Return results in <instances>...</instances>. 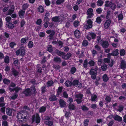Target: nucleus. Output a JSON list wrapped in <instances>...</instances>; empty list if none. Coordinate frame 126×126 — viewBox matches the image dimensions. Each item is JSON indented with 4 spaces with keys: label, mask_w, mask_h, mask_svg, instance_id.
Returning a JSON list of instances; mask_svg holds the SVG:
<instances>
[{
    "label": "nucleus",
    "mask_w": 126,
    "mask_h": 126,
    "mask_svg": "<svg viewBox=\"0 0 126 126\" xmlns=\"http://www.w3.org/2000/svg\"><path fill=\"white\" fill-rule=\"evenodd\" d=\"M103 79L104 81L107 82L109 79V78L107 76V75L105 74L103 76Z\"/></svg>",
    "instance_id": "c85d7f7f"
},
{
    "label": "nucleus",
    "mask_w": 126,
    "mask_h": 126,
    "mask_svg": "<svg viewBox=\"0 0 126 126\" xmlns=\"http://www.w3.org/2000/svg\"><path fill=\"white\" fill-rule=\"evenodd\" d=\"M12 73L15 76H17L19 74V73L14 68H12Z\"/></svg>",
    "instance_id": "412c9836"
},
{
    "label": "nucleus",
    "mask_w": 126,
    "mask_h": 126,
    "mask_svg": "<svg viewBox=\"0 0 126 126\" xmlns=\"http://www.w3.org/2000/svg\"><path fill=\"white\" fill-rule=\"evenodd\" d=\"M102 11V9L100 8L97 9L96 10L97 13L98 14H101Z\"/></svg>",
    "instance_id": "bf43d9fd"
},
{
    "label": "nucleus",
    "mask_w": 126,
    "mask_h": 126,
    "mask_svg": "<svg viewBox=\"0 0 126 126\" xmlns=\"http://www.w3.org/2000/svg\"><path fill=\"white\" fill-rule=\"evenodd\" d=\"M83 96V94L80 93L75 94V97L76 99L75 100L78 104H79L82 102Z\"/></svg>",
    "instance_id": "f03ea898"
},
{
    "label": "nucleus",
    "mask_w": 126,
    "mask_h": 126,
    "mask_svg": "<svg viewBox=\"0 0 126 126\" xmlns=\"http://www.w3.org/2000/svg\"><path fill=\"white\" fill-rule=\"evenodd\" d=\"M11 18L10 16H7L5 18L6 21H7V23H8L10 22V21L11 20Z\"/></svg>",
    "instance_id": "e2e57ef3"
},
{
    "label": "nucleus",
    "mask_w": 126,
    "mask_h": 126,
    "mask_svg": "<svg viewBox=\"0 0 126 126\" xmlns=\"http://www.w3.org/2000/svg\"><path fill=\"white\" fill-rule=\"evenodd\" d=\"M47 50L49 52H51L53 51L52 46L51 45H48V46Z\"/></svg>",
    "instance_id": "603ef678"
},
{
    "label": "nucleus",
    "mask_w": 126,
    "mask_h": 126,
    "mask_svg": "<svg viewBox=\"0 0 126 126\" xmlns=\"http://www.w3.org/2000/svg\"><path fill=\"white\" fill-rule=\"evenodd\" d=\"M119 108L117 110L119 112H121L122 111L124 108V106L122 105H120L118 106Z\"/></svg>",
    "instance_id": "4c0bfd02"
},
{
    "label": "nucleus",
    "mask_w": 126,
    "mask_h": 126,
    "mask_svg": "<svg viewBox=\"0 0 126 126\" xmlns=\"http://www.w3.org/2000/svg\"><path fill=\"white\" fill-rule=\"evenodd\" d=\"M33 44L32 42L30 41L29 42L28 46L29 48H32L33 46Z\"/></svg>",
    "instance_id": "de8ad7c7"
},
{
    "label": "nucleus",
    "mask_w": 126,
    "mask_h": 126,
    "mask_svg": "<svg viewBox=\"0 0 126 126\" xmlns=\"http://www.w3.org/2000/svg\"><path fill=\"white\" fill-rule=\"evenodd\" d=\"M45 124L49 126H51L53 124L52 121H50L48 120L47 121L45 122Z\"/></svg>",
    "instance_id": "a878e982"
},
{
    "label": "nucleus",
    "mask_w": 126,
    "mask_h": 126,
    "mask_svg": "<svg viewBox=\"0 0 126 126\" xmlns=\"http://www.w3.org/2000/svg\"><path fill=\"white\" fill-rule=\"evenodd\" d=\"M32 123L35 121L36 123L38 124L40 122V118L39 115L38 114H36L32 116Z\"/></svg>",
    "instance_id": "20e7f679"
},
{
    "label": "nucleus",
    "mask_w": 126,
    "mask_h": 126,
    "mask_svg": "<svg viewBox=\"0 0 126 126\" xmlns=\"http://www.w3.org/2000/svg\"><path fill=\"white\" fill-rule=\"evenodd\" d=\"M30 82L33 84H36L37 82L36 80L34 79H32L30 81Z\"/></svg>",
    "instance_id": "774afa93"
},
{
    "label": "nucleus",
    "mask_w": 126,
    "mask_h": 126,
    "mask_svg": "<svg viewBox=\"0 0 126 126\" xmlns=\"http://www.w3.org/2000/svg\"><path fill=\"white\" fill-rule=\"evenodd\" d=\"M46 110V108L45 107H42L40 108L39 110V112H44Z\"/></svg>",
    "instance_id": "09e8293b"
},
{
    "label": "nucleus",
    "mask_w": 126,
    "mask_h": 126,
    "mask_svg": "<svg viewBox=\"0 0 126 126\" xmlns=\"http://www.w3.org/2000/svg\"><path fill=\"white\" fill-rule=\"evenodd\" d=\"M64 0H58L56 2V3L57 4L59 5L63 3Z\"/></svg>",
    "instance_id": "13d9d810"
},
{
    "label": "nucleus",
    "mask_w": 126,
    "mask_h": 126,
    "mask_svg": "<svg viewBox=\"0 0 126 126\" xmlns=\"http://www.w3.org/2000/svg\"><path fill=\"white\" fill-rule=\"evenodd\" d=\"M101 67L102 70L103 71H106L108 68L107 65L104 64H103L101 65Z\"/></svg>",
    "instance_id": "c756f323"
},
{
    "label": "nucleus",
    "mask_w": 126,
    "mask_h": 126,
    "mask_svg": "<svg viewBox=\"0 0 126 126\" xmlns=\"http://www.w3.org/2000/svg\"><path fill=\"white\" fill-rule=\"evenodd\" d=\"M101 21V20L100 17H98L96 19V21L98 23H100Z\"/></svg>",
    "instance_id": "052dcab7"
},
{
    "label": "nucleus",
    "mask_w": 126,
    "mask_h": 126,
    "mask_svg": "<svg viewBox=\"0 0 126 126\" xmlns=\"http://www.w3.org/2000/svg\"><path fill=\"white\" fill-rule=\"evenodd\" d=\"M103 3L104 1L102 0H98L97 2V4L98 6H101Z\"/></svg>",
    "instance_id": "473e14b6"
},
{
    "label": "nucleus",
    "mask_w": 126,
    "mask_h": 126,
    "mask_svg": "<svg viewBox=\"0 0 126 126\" xmlns=\"http://www.w3.org/2000/svg\"><path fill=\"white\" fill-rule=\"evenodd\" d=\"M34 85L32 86L30 89H26L23 92V93L26 96H30L31 95H35L36 91Z\"/></svg>",
    "instance_id": "f257e3e1"
},
{
    "label": "nucleus",
    "mask_w": 126,
    "mask_h": 126,
    "mask_svg": "<svg viewBox=\"0 0 126 126\" xmlns=\"http://www.w3.org/2000/svg\"><path fill=\"white\" fill-rule=\"evenodd\" d=\"M87 59H86L84 61L83 65V67L86 68L87 66Z\"/></svg>",
    "instance_id": "3c124183"
},
{
    "label": "nucleus",
    "mask_w": 126,
    "mask_h": 126,
    "mask_svg": "<svg viewBox=\"0 0 126 126\" xmlns=\"http://www.w3.org/2000/svg\"><path fill=\"white\" fill-rule=\"evenodd\" d=\"M49 100L50 101H54L57 100V98L55 95H51L49 98Z\"/></svg>",
    "instance_id": "7c9ffc66"
},
{
    "label": "nucleus",
    "mask_w": 126,
    "mask_h": 126,
    "mask_svg": "<svg viewBox=\"0 0 126 126\" xmlns=\"http://www.w3.org/2000/svg\"><path fill=\"white\" fill-rule=\"evenodd\" d=\"M92 21L91 19H88L87 23L84 26V28L85 29L90 28L92 27Z\"/></svg>",
    "instance_id": "6e6552de"
},
{
    "label": "nucleus",
    "mask_w": 126,
    "mask_h": 126,
    "mask_svg": "<svg viewBox=\"0 0 126 126\" xmlns=\"http://www.w3.org/2000/svg\"><path fill=\"white\" fill-rule=\"evenodd\" d=\"M75 36L78 38H79L80 35V33L79 30H76L74 32Z\"/></svg>",
    "instance_id": "a211bd4d"
},
{
    "label": "nucleus",
    "mask_w": 126,
    "mask_h": 126,
    "mask_svg": "<svg viewBox=\"0 0 126 126\" xmlns=\"http://www.w3.org/2000/svg\"><path fill=\"white\" fill-rule=\"evenodd\" d=\"M3 82L5 84H8L10 82V80L5 78L3 80Z\"/></svg>",
    "instance_id": "c03bdc74"
},
{
    "label": "nucleus",
    "mask_w": 126,
    "mask_h": 126,
    "mask_svg": "<svg viewBox=\"0 0 126 126\" xmlns=\"http://www.w3.org/2000/svg\"><path fill=\"white\" fill-rule=\"evenodd\" d=\"M125 53V51L123 49H122L120 50V54L121 56H124Z\"/></svg>",
    "instance_id": "5fc2aeb1"
},
{
    "label": "nucleus",
    "mask_w": 126,
    "mask_h": 126,
    "mask_svg": "<svg viewBox=\"0 0 126 126\" xmlns=\"http://www.w3.org/2000/svg\"><path fill=\"white\" fill-rule=\"evenodd\" d=\"M44 21L45 22L44 24V26L45 28H47L48 26V24H49V22L48 21H45V20Z\"/></svg>",
    "instance_id": "680f3d73"
},
{
    "label": "nucleus",
    "mask_w": 126,
    "mask_h": 126,
    "mask_svg": "<svg viewBox=\"0 0 126 126\" xmlns=\"http://www.w3.org/2000/svg\"><path fill=\"white\" fill-rule=\"evenodd\" d=\"M18 96V94L16 93L14 94V95L10 97H9V99H11L12 100H15L16 99Z\"/></svg>",
    "instance_id": "ea45409f"
},
{
    "label": "nucleus",
    "mask_w": 126,
    "mask_h": 126,
    "mask_svg": "<svg viewBox=\"0 0 126 126\" xmlns=\"http://www.w3.org/2000/svg\"><path fill=\"white\" fill-rule=\"evenodd\" d=\"M101 45L104 48H106L108 47L109 46V44L108 41H104L102 40L100 42Z\"/></svg>",
    "instance_id": "0eeeda50"
},
{
    "label": "nucleus",
    "mask_w": 126,
    "mask_h": 126,
    "mask_svg": "<svg viewBox=\"0 0 126 126\" xmlns=\"http://www.w3.org/2000/svg\"><path fill=\"white\" fill-rule=\"evenodd\" d=\"M63 89V88L61 87H59L57 91V95H59L61 93Z\"/></svg>",
    "instance_id": "c9c22d12"
},
{
    "label": "nucleus",
    "mask_w": 126,
    "mask_h": 126,
    "mask_svg": "<svg viewBox=\"0 0 126 126\" xmlns=\"http://www.w3.org/2000/svg\"><path fill=\"white\" fill-rule=\"evenodd\" d=\"M59 17L56 16L52 18V20L54 22H58L59 21Z\"/></svg>",
    "instance_id": "58836bf2"
},
{
    "label": "nucleus",
    "mask_w": 126,
    "mask_h": 126,
    "mask_svg": "<svg viewBox=\"0 0 126 126\" xmlns=\"http://www.w3.org/2000/svg\"><path fill=\"white\" fill-rule=\"evenodd\" d=\"M53 60L54 62L58 63H61V59L57 56L54 57Z\"/></svg>",
    "instance_id": "6ab92c4d"
},
{
    "label": "nucleus",
    "mask_w": 126,
    "mask_h": 126,
    "mask_svg": "<svg viewBox=\"0 0 126 126\" xmlns=\"http://www.w3.org/2000/svg\"><path fill=\"white\" fill-rule=\"evenodd\" d=\"M93 9L92 8H90L88 9L87 13L88 16L87 18H90L93 16L94 14L93 13Z\"/></svg>",
    "instance_id": "9b49d317"
},
{
    "label": "nucleus",
    "mask_w": 126,
    "mask_h": 126,
    "mask_svg": "<svg viewBox=\"0 0 126 126\" xmlns=\"http://www.w3.org/2000/svg\"><path fill=\"white\" fill-rule=\"evenodd\" d=\"M22 110L21 111H20L18 112L16 116V117L19 119V120H20V119H21L22 117Z\"/></svg>",
    "instance_id": "5701e85b"
},
{
    "label": "nucleus",
    "mask_w": 126,
    "mask_h": 126,
    "mask_svg": "<svg viewBox=\"0 0 126 126\" xmlns=\"http://www.w3.org/2000/svg\"><path fill=\"white\" fill-rule=\"evenodd\" d=\"M22 117L21 119H22L21 121H26L28 119V117L29 116V114L28 112L24 110H22Z\"/></svg>",
    "instance_id": "7ed1b4c3"
},
{
    "label": "nucleus",
    "mask_w": 126,
    "mask_h": 126,
    "mask_svg": "<svg viewBox=\"0 0 126 126\" xmlns=\"http://www.w3.org/2000/svg\"><path fill=\"white\" fill-rule=\"evenodd\" d=\"M29 5L27 4H24L22 6L23 10L25 11V10L28 7Z\"/></svg>",
    "instance_id": "864d4df0"
},
{
    "label": "nucleus",
    "mask_w": 126,
    "mask_h": 126,
    "mask_svg": "<svg viewBox=\"0 0 126 126\" xmlns=\"http://www.w3.org/2000/svg\"><path fill=\"white\" fill-rule=\"evenodd\" d=\"M117 17L118 20H122L123 18V15L122 14H119L117 15Z\"/></svg>",
    "instance_id": "8fccbe9b"
},
{
    "label": "nucleus",
    "mask_w": 126,
    "mask_h": 126,
    "mask_svg": "<svg viewBox=\"0 0 126 126\" xmlns=\"http://www.w3.org/2000/svg\"><path fill=\"white\" fill-rule=\"evenodd\" d=\"M88 44V43L87 41L86 40H84L82 43V45L85 47Z\"/></svg>",
    "instance_id": "a19ab883"
},
{
    "label": "nucleus",
    "mask_w": 126,
    "mask_h": 126,
    "mask_svg": "<svg viewBox=\"0 0 126 126\" xmlns=\"http://www.w3.org/2000/svg\"><path fill=\"white\" fill-rule=\"evenodd\" d=\"M38 10L39 12L42 13L44 12V9L42 6H40L38 7Z\"/></svg>",
    "instance_id": "2f4dec72"
},
{
    "label": "nucleus",
    "mask_w": 126,
    "mask_h": 126,
    "mask_svg": "<svg viewBox=\"0 0 126 126\" xmlns=\"http://www.w3.org/2000/svg\"><path fill=\"white\" fill-rule=\"evenodd\" d=\"M55 51L57 55L59 56L64 55L65 54V53L57 49H56L55 50Z\"/></svg>",
    "instance_id": "4be33fe9"
},
{
    "label": "nucleus",
    "mask_w": 126,
    "mask_h": 126,
    "mask_svg": "<svg viewBox=\"0 0 126 126\" xmlns=\"http://www.w3.org/2000/svg\"><path fill=\"white\" fill-rule=\"evenodd\" d=\"M72 54L71 53H68L66 55V60H67L69 59L71 57Z\"/></svg>",
    "instance_id": "0e129e2a"
},
{
    "label": "nucleus",
    "mask_w": 126,
    "mask_h": 126,
    "mask_svg": "<svg viewBox=\"0 0 126 126\" xmlns=\"http://www.w3.org/2000/svg\"><path fill=\"white\" fill-rule=\"evenodd\" d=\"M59 103L61 107L62 108L65 107L66 105V102L63 99H61L59 101Z\"/></svg>",
    "instance_id": "4468645a"
},
{
    "label": "nucleus",
    "mask_w": 126,
    "mask_h": 126,
    "mask_svg": "<svg viewBox=\"0 0 126 126\" xmlns=\"http://www.w3.org/2000/svg\"><path fill=\"white\" fill-rule=\"evenodd\" d=\"M54 82L52 80H49L47 81V87L51 86L53 85Z\"/></svg>",
    "instance_id": "cd10ccee"
},
{
    "label": "nucleus",
    "mask_w": 126,
    "mask_h": 126,
    "mask_svg": "<svg viewBox=\"0 0 126 126\" xmlns=\"http://www.w3.org/2000/svg\"><path fill=\"white\" fill-rule=\"evenodd\" d=\"M110 7L112 10H114L116 9V6L115 4L112 3Z\"/></svg>",
    "instance_id": "49530a36"
},
{
    "label": "nucleus",
    "mask_w": 126,
    "mask_h": 126,
    "mask_svg": "<svg viewBox=\"0 0 126 126\" xmlns=\"http://www.w3.org/2000/svg\"><path fill=\"white\" fill-rule=\"evenodd\" d=\"M97 98V96L95 94L92 95L91 97V101H95Z\"/></svg>",
    "instance_id": "e433bc0d"
},
{
    "label": "nucleus",
    "mask_w": 126,
    "mask_h": 126,
    "mask_svg": "<svg viewBox=\"0 0 126 126\" xmlns=\"http://www.w3.org/2000/svg\"><path fill=\"white\" fill-rule=\"evenodd\" d=\"M41 91L42 93H44L46 92V86L45 84L41 87Z\"/></svg>",
    "instance_id": "393cba45"
},
{
    "label": "nucleus",
    "mask_w": 126,
    "mask_h": 126,
    "mask_svg": "<svg viewBox=\"0 0 126 126\" xmlns=\"http://www.w3.org/2000/svg\"><path fill=\"white\" fill-rule=\"evenodd\" d=\"M113 117L115 120L119 122H121L122 121V118L118 115H116L115 116H114Z\"/></svg>",
    "instance_id": "2eb2a0df"
},
{
    "label": "nucleus",
    "mask_w": 126,
    "mask_h": 126,
    "mask_svg": "<svg viewBox=\"0 0 126 126\" xmlns=\"http://www.w3.org/2000/svg\"><path fill=\"white\" fill-rule=\"evenodd\" d=\"M69 108L70 109L74 110L75 109V106L73 104H71L69 105Z\"/></svg>",
    "instance_id": "4d7b16f0"
},
{
    "label": "nucleus",
    "mask_w": 126,
    "mask_h": 126,
    "mask_svg": "<svg viewBox=\"0 0 126 126\" xmlns=\"http://www.w3.org/2000/svg\"><path fill=\"white\" fill-rule=\"evenodd\" d=\"M72 85L73 86L76 87L78 86V87H81L82 86V84L77 80H73L72 83Z\"/></svg>",
    "instance_id": "9d476101"
},
{
    "label": "nucleus",
    "mask_w": 126,
    "mask_h": 126,
    "mask_svg": "<svg viewBox=\"0 0 126 126\" xmlns=\"http://www.w3.org/2000/svg\"><path fill=\"white\" fill-rule=\"evenodd\" d=\"M64 84L67 87L71 86L72 84V82L69 80L66 81Z\"/></svg>",
    "instance_id": "72a5a7b5"
},
{
    "label": "nucleus",
    "mask_w": 126,
    "mask_h": 126,
    "mask_svg": "<svg viewBox=\"0 0 126 126\" xmlns=\"http://www.w3.org/2000/svg\"><path fill=\"white\" fill-rule=\"evenodd\" d=\"M106 100L108 102H110L111 100V98L109 96H107L105 98Z\"/></svg>",
    "instance_id": "69168bd1"
},
{
    "label": "nucleus",
    "mask_w": 126,
    "mask_h": 126,
    "mask_svg": "<svg viewBox=\"0 0 126 126\" xmlns=\"http://www.w3.org/2000/svg\"><path fill=\"white\" fill-rule=\"evenodd\" d=\"M76 68L74 67H72L70 70L71 73L73 74L75 73L76 71Z\"/></svg>",
    "instance_id": "a18cd8bd"
},
{
    "label": "nucleus",
    "mask_w": 126,
    "mask_h": 126,
    "mask_svg": "<svg viewBox=\"0 0 126 126\" xmlns=\"http://www.w3.org/2000/svg\"><path fill=\"white\" fill-rule=\"evenodd\" d=\"M95 62L93 60H91L88 63V64L91 66H93L94 65Z\"/></svg>",
    "instance_id": "37998d69"
},
{
    "label": "nucleus",
    "mask_w": 126,
    "mask_h": 126,
    "mask_svg": "<svg viewBox=\"0 0 126 126\" xmlns=\"http://www.w3.org/2000/svg\"><path fill=\"white\" fill-rule=\"evenodd\" d=\"M105 3V7H110L112 3V2H110L109 1H106Z\"/></svg>",
    "instance_id": "f704fd0d"
},
{
    "label": "nucleus",
    "mask_w": 126,
    "mask_h": 126,
    "mask_svg": "<svg viewBox=\"0 0 126 126\" xmlns=\"http://www.w3.org/2000/svg\"><path fill=\"white\" fill-rule=\"evenodd\" d=\"M81 108L82 110L84 111H87L89 110V109L84 105L82 106Z\"/></svg>",
    "instance_id": "6e6d98bb"
},
{
    "label": "nucleus",
    "mask_w": 126,
    "mask_h": 126,
    "mask_svg": "<svg viewBox=\"0 0 126 126\" xmlns=\"http://www.w3.org/2000/svg\"><path fill=\"white\" fill-rule=\"evenodd\" d=\"M111 22V20L110 19H108L106 21L104 26V27L105 29H107L109 27Z\"/></svg>",
    "instance_id": "ddd939ff"
},
{
    "label": "nucleus",
    "mask_w": 126,
    "mask_h": 126,
    "mask_svg": "<svg viewBox=\"0 0 126 126\" xmlns=\"http://www.w3.org/2000/svg\"><path fill=\"white\" fill-rule=\"evenodd\" d=\"M6 111L7 114L8 115L10 116H11L12 115V111L10 108H7L6 109Z\"/></svg>",
    "instance_id": "aec40b11"
},
{
    "label": "nucleus",
    "mask_w": 126,
    "mask_h": 126,
    "mask_svg": "<svg viewBox=\"0 0 126 126\" xmlns=\"http://www.w3.org/2000/svg\"><path fill=\"white\" fill-rule=\"evenodd\" d=\"M6 25L7 27L11 29H13L15 27L14 25L11 22L9 23H7Z\"/></svg>",
    "instance_id": "f3484780"
},
{
    "label": "nucleus",
    "mask_w": 126,
    "mask_h": 126,
    "mask_svg": "<svg viewBox=\"0 0 126 126\" xmlns=\"http://www.w3.org/2000/svg\"><path fill=\"white\" fill-rule=\"evenodd\" d=\"M14 9V5L12 6L11 8L8 11V15H11L13 13Z\"/></svg>",
    "instance_id": "dca6fc26"
},
{
    "label": "nucleus",
    "mask_w": 126,
    "mask_h": 126,
    "mask_svg": "<svg viewBox=\"0 0 126 126\" xmlns=\"http://www.w3.org/2000/svg\"><path fill=\"white\" fill-rule=\"evenodd\" d=\"M120 66L121 68L123 70H125L126 67V61L123 60L121 61L120 63Z\"/></svg>",
    "instance_id": "f8f14e48"
},
{
    "label": "nucleus",
    "mask_w": 126,
    "mask_h": 126,
    "mask_svg": "<svg viewBox=\"0 0 126 126\" xmlns=\"http://www.w3.org/2000/svg\"><path fill=\"white\" fill-rule=\"evenodd\" d=\"M25 52L24 48L23 47H21L19 49L16 51V54L18 56L20 54V55L23 56L25 54Z\"/></svg>",
    "instance_id": "39448f33"
},
{
    "label": "nucleus",
    "mask_w": 126,
    "mask_h": 126,
    "mask_svg": "<svg viewBox=\"0 0 126 126\" xmlns=\"http://www.w3.org/2000/svg\"><path fill=\"white\" fill-rule=\"evenodd\" d=\"M25 11L23 10H20L19 12V15L20 17L21 18L23 17L25 13Z\"/></svg>",
    "instance_id": "b1692460"
},
{
    "label": "nucleus",
    "mask_w": 126,
    "mask_h": 126,
    "mask_svg": "<svg viewBox=\"0 0 126 126\" xmlns=\"http://www.w3.org/2000/svg\"><path fill=\"white\" fill-rule=\"evenodd\" d=\"M58 43V46L60 48L62 47L63 46V43L60 41H59Z\"/></svg>",
    "instance_id": "338daca9"
},
{
    "label": "nucleus",
    "mask_w": 126,
    "mask_h": 126,
    "mask_svg": "<svg viewBox=\"0 0 126 126\" xmlns=\"http://www.w3.org/2000/svg\"><path fill=\"white\" fill-rule=\"evenodd\" d=\"M4 61L5 63H8L9 62V57L8 56L5 57L4 59Z\"/></svg>",
    "instance_id": "79ce46f5"
},
{
    "label": "nucleus",
    "mask_w": 126,
    "mask_h": 126,
    "mask_svg": "<svg viewBox=\"0 0 126 126\" xmlns=\"http://www.w3.org/2000/svg\"><path fill=\"white\" fill-rule=\"evenodd\" d=\"M89 74L91 75V78L93 79H95L97 75V72L94 71L93 69H90L89 71Z\"/></svg>",
    "instance_id": "1a4fd4ad"
},
{
    "label": "nucleus",
    "mask_w": 126,
    "mask_h": 126,
    "mask_svg": "<svg viewBox=\"0 0 126 126\" xmlns=\"http://www.w3.org/2000/svg\"><path fill=\"white\" fill-rule=\"evenodd\" d=\"M118 53V50L117 49L114 51L112 52L111 54V55L113 56H115L117 55Z\"/></svg>",
    "instance_id": "bb28decb"
},
{
    "label": "nucleus",
    "mask_w": 126,
    "mask_h": 126,
    "mask_svg": "<svg viewBox=\"0 0 126 126\" xmlns=\"http://www.w3.org/2000/svg\"><path fill=\"white\" fill-rule=\"evenodd\" d=\"M46 32L47 34H49L48 36L49 39L51 40L53 38V37L55 34V32L54 30H49L47 31Z\"/></svg>",
    "instance_id": "423d86ee"
}]
</instances>
